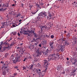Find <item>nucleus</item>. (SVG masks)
I'll return each mask as SVG.
<instances>
[{
    "label": "nucleus",
    "instance_id": "nucleus-1",
    "mask_svg": "<svg viewBox=\"0 0 77 77\" xmlns=\"http://www.w3.org/2000/svg\"><path fill=\"white\" fill-rule=\"evenodd\" d=\"M17 49L19 50L20 55H19L16 54V55L17 56V57L15 58V60L17 62H20V58H21L22 57V56L23 55V54L24 53L25 50L23 48L20 47H18Z\"/></svg>",
    "mask_w": 77,
    "mask_h": 77
},
{
    "label": "nucleus",
    "instance_id": "nucleus-2",
    "mask_svg": "<svg viewBox=\"0 0 77 77\" xmlns=\"http://www.w3.org/2000/svg\"><path fill=\"white\" fill-rule=\"evenodd\" d=\"M58 56H59V55L54 54L51 56L52 59L54 60H56V59H57Z\"/></svg>",
    "mask_w": 77,
    "mask_h": 77
},
{
    "label": "nucleus",
    "instance_id": "nucleus-3",
    "mask_svg": "<svg viewBox=\"0 0 77 77\" xmlns=\"http://www.w3.org/2000/svg\"><path fill=\"white\" fill-rule=\"evenodd\" d=\"M43 17V15L42 14V12L38 14V16L36 17L37 19H38V20H39V19L41 18H42Z\"/></svg>",
    "mask_w": 77,
    "mask_h": 77
},
{
    "label": "nucleus",
    "instance_id": "nucleus-4",
    "mask_svg": "<svg viewBox=\"0 0 77 77\" xmlns=\"http://www.w3.org/2000/svg\"><path fill=\"white\" fill-rule=\"evenodd\" d=\"M43 62H44L45 65L46 66V67H48V65H49V63L48 62V61H47V60H43Z\"/></svg>",
    "mask_w": 77,
    "mask_h": 77
},
{
    "label": "nucleus",
    "instance_id": "nucleus-5",
    "mask_svg": "<svg viewBox=\"0 0 77 77\" xmlns=\"http://www.w3.org/2000/svg\"><path fill=\"white\" fill-rule=\"evenodd\" d=\"M5 49H7V48H6V47H4L3 48V47L1 46L0 48V50H1V52H3L4 51H5Z\"/></svg>",
    "mask_w": 77,
    "mask_h": 77
},
{
    "label": "nucleus",
    "instance_id": "nucleus-6",
    "mask_svg": "<svg viewBox=\"0 0 77 77\" xmlns=\"http://www.w3.org/2000/svg\"><path fill=\"white\" fill-rule=\"evenodd\" d=\"M24 33V35H27V34H28V33H29V31H25L24 30H23V31H20V33Z\"/></svg>",
    "mask_w": 77,
    "mask_h": 77
},
{
    "label": "nucleus",
    "instance_id": "nucleus-7",
    "mask_svg": "<svg viewBox=\"0 0 77 77\" xmlns=\"http://www.w3.org/2000/svg\"><path fill=\"white\" fill-rule=\"evenodd\" d=\"M52 15H51L50 14H49L48 16H47L46 17V18H47V20H50L51 18V17Z\"/></svg>",
    "mask_w": 77,
    "mask_h": 77
},
{
    "label": "nucleus",
    "instance_id": "nucleus-8",
    "mask_svg": "<svg viewBox=\"0 0 77 77\" xmlns=\"http://www.w3.org/2000/svg\"><path fill=\"white\" fill-rule=\"evenodd\" d=\"M64 48H65V46L61 45L60 50H61V51H64Z\"/></svg>",
    "mask_w": 77,
    "mask_h": 77
},
{
    "label": "nucleus",
    "instance_id": "nucleus-9",
    "mask_svg": "<svg viewBox=\"0 0 77 77\" xmlns=\"http://www.w3.org/2000/svg\"><path fill=\"white\" fill-rule=\"evenodd\" d=\"M36 52V53L38 54H41L42 53L41 51H39V49H37Z\"/></svg>",
    "mask_w": 77,
    "mask_h": 77
},
{
    "label": "nucleus",
    "instance_id": "nucleus-10",
    "mask_svg": "<svg viewBox=\"0 0 77 77\" xmlns=\"http://www.w3.org/2000/svg\"><path fill=\"white\" fill-rule=\"evenodd\" d=\"M42 13L43 17H47V13L46 12H42Z\"/></svg>",
    "mask_w": 77,
    "mask_h": 77
},
{
    "label": "nucleus",
    "instance_id": "nucleus-11",
    "mask_svg": "<svg viewBox=\"0 0 77 77\" xmlns=\"http://www.w3.org/2000/svg\"><path fill=\"white\" fill-rule=\"evenodd\" d=\"M2 5L0 4V11H4L5 10V9H4L2 7Z\"/></svg>",
    "mask_w": 77,
    "mask_h": 77
},
{
    "label": "nucleus",
    "instance_id": "nucleus-12",
    "mask_svg": "<svg viewBox=\"0 0 77 77\" xmlns=\"http://www.w3.org/2000/svg\"><path fill=\"white\" fill-rule=\"evenodd\" d=\"M8 6H9V4H8V3L4 4L3 5V7H7V8L8 7Z\"/></svg>",
    "mask_w": 77,
    "mask_h": 77
},
{
    "label": "nucleus",
    "instance_id": "nucleus-13",
    "mask_svg": "<svg viewBox=\"0 0 77 77\" xmlns=\"http://www.w3.org/2000/svg\"><path fill=\"white\" fill-rule=\"evenodd\" d=\"M62 68V67L61 66H59L58 67L57 70H60Z\"/></svg>",
    "mask_w": 77,
    "mask_h": 77
},
{
    "label": "nucleus",
    "instance_id": "nucleus-14",
    "mask_svg": "<svg viewBox=\"0 0 77 77\" xmlns=\"http://www.w3.org/2000/svg\"><path fill=\"white\" fill-rule=\"evenodd\" d=\"M3 75H6V72L5 70H4L2 72Z\"/></svg>",
    "mask_w": 77,
    "mask_h": 77
},
{
    "label": "nucleus",
    "instance_id": "nucleus-15",
    "mask_svg": "<svg viewBox=\"0 0 77 77\" xmlns=\"http://www.w3.org/2000/svg\"><path fill=\"white\" fill-rule=\"evenodd\" d=\"M5 69V71H6L7 72H9V69L8 68V67H6L5 68H4Z\"/></svg>",
    "mask_w": 77,
    "mask_h": 77
},
{
    "label": "nucleus",
    "instance_id": "nucleus-16",
    "mask_svg": "<svg viewBox=\"0 0 77 77\" xmlns=\"http://www.w3.org/2000/svg\"><path fill=\"white\" fill-rule=\"evenodd\" d=\"M20 16L21 14H16V17H17V18H19V17H20Z\"/></svg>",
    "mask_w": 77,
    "mask_h": 77
},
{
    "label": "nucleus",
    "instance_id": "nucleus-17",
    "mask_svg": "<svg viewBox=\"0 0 77 77\" xmlns=\"http://www.w3.org/2000/svg\"><path fill=\"white\" fill-rule=\"evenodd\" d=\"M8 64H4L3 65V66L4 67V68L8 67Z\"/></svg>",
    "mask_w": 77,
    "mask_h": 77
},
{
    "label": "nucleus",
    "instance_id": "nucleus-18",
    "mask_svg": "<svg viewBox=\"0 0 77 77\" xmlns=\"http://www.w3.org/2000/svg\"><path fill=\"white\" fill-rule=\"evenodd\" d=\"M40 28L42 30H44V28H45V26H41Z\"/></svg>",
    "mask_w": 77,
    "mask_h": 77
},
{
    "label": "nucleus",
    "instance_id": "nucleus-19",
    "mask_svg": "<svg viewBox=\"0 0 77 77\" xmlns=\"http://www.w3.org/2000/svg\"><path fill=\"white\" fill-rule=\"evenodd\" d=\"M33 35L35 38H36L37 37H38V34H36V33H34Z\"/></svg>",
    "mask_w": 77,
    "mask_h": 77
},
{
    "label": "nucleus",
    "instance_id": "nucleus-20",
    "mask_svg": "<svg viewBox=\"0 0 77 77\" xmlns=\"http://www.w3.org/2000/svg\"><path fill=\"white\" fill-rule=\"evenodd\" d=\"M50 46H53V43L50 42L49 43Z\"/></svg>",
    "mask_w": 77,
    "mask_h": 77
},
{
    "label": "nucleus",
    "instance_id": "nucleus-21",
    "mask_svg": "<svg viewBox=\"0 0 77 77\" xmlns=\"http://www.w3.org/2000/svg\"><path fill=\"white\" fill-rule=\"evenodd\" d=\"M8 55H9V53H6L5 55V57H7L8 56Z\"/></svg>",
    "mask_w": 77,
    "mask_h": 77
},
{
    "label": "nucleus",
    "instance_id": "nucleus-22",
    "mask_svg": "<svg viewBox=\"0 0 77 77\" xmlns=\"http://www.w3.org/2000/svg\"><path fill=\"white\" fill-rule=\"evenodd\" d=\"M65 44L66 45H69V42L66 41L65 42Z\"/></svg>",
    "mask_w": 77,
    "mask_h": 77
},
{
    "label": "nucleus",
    "instance_id": "nucleus-23",
    "mask_svg": "<svg viewBox=\"0 0 77 77\" xmlns=\"http://www.w3.org/2000/svg\"><path fill=\"white\" fill-rule=\"evenodd\" d=\"M36 6H37V8L38 9H41V8H40V7H39V5L38 4H36Z\"/></svg>",
    "mask_w": 77,
    "mask_h": 77
},
{
    "label": "nucleus",
    "instance_id": "nucleus-24",
    "mask_svg": "<svg viewBox=\"0 0 77 77\" xmlns=\"http://www.w3.org/2000/svg\"><path fill=\"white\" fill-rule=\"evenodd\" d=\"M66 35L68 37H69L71 35L70 34V33L68 32L66 34Z\"/></svg>",
    "mask_w": 77,
    "mask_h": 77
},
{
    "label": "nucleus",
    "instance_id": "nucleus-25",
    "mask_svg": "<svg viewBox=\"0 0 77 77\" xmlns=\"http://www.w3.org/2000/svg\"><path fill=\"white\" fill-rule=\"evenodd\" d=\"M29 33H34L35 32L34 31H33L32 30H31L30 31H29Z\"/></svg>",
    "mask_w": 77,
    "mask_h": 77
},
{
    "label": "nucleus",
    "instance_id": "nucleus-26",
    "mask_svg": "<svg viewBox=\"0 0 77 77\" xmlns=\"http://www.w3.org/2000/svg\"><path fill=\"white\" fill-rule=\"evenodd\" d=\"M47 44V42H42V44L43 45H45Z\"/></svg>",
    "mask_w": 77,
    "mask_h": 77
},
{
    "label": "nucleus",
    "instance_id": "nucleus-27",
    "mask_svg": "<svg viewBox=\"0 0 77 77\" xmlns=\"http://www.w3.org/2000/svg\"><path fill=\"white\" fill-rule=\"evenodd\" d=\"M17 62L16 60H14L13 62V63H16Z\"/></svg>",
    "mask_w": 77,
    "mask_h": 77
},
{
    "label": "nucleus",
    "instance_id": "nucleus-28",
    "mask_svg": "<svg viewBox=\"0 0 77 77\" xmlns=\"http://www.w3.org/2000/svg\"><path fill=\"white\" fill-rule=\"evenodd\" d=\"M38 11H37L35 12H32V15H35V14H36V12H38Z\"/></svg>",
    "mask_w": 77,
    "mask_h": 77
},
{
    "label": "nucleus",
    "instance_id": "nucleus-29",
    "mask_svg": "<svg viewBox=\"0 0 77 77\" xmlns=\"http://www.w3.org/2000/svg\"><path fill=\"white\" fill-rule=\"evenodd\" d=\"M33 65H31V66L29 68V69H32V68H33Z\"/></svg>",
    "mask_w": 77,
    "mask_h": 77
},
{
    "label": "nucleus",
    "instance_id": "nucleus-30",
    "mask_svg": "<svg viewBox=\"0 0 77 77\" xmlns=\"http://www.w3.org/2000/svg\"><path fill=\"white\" fill-rule=\"evenodd\" d=\"M76 39L77 38L75 37H74L73 38V40H75V42H74L75 44L76 43V40H76Z\"/></svg>",
    "mask_w": 77,
    "mask_h": 77
},
{
    "label": "nucleus",
    "instance_id": "nucleus-31",
    "mask_svg": "<svg viewBox=\"0 0 77 77\" xmlns=\"http://www.w3.org/2000/svg\"><path fill=\"white\" fill-rule=\"evenodd\" d=\"M12 47H11V46H8V47H6V48H7V49L8 48H9V49H10V48H11Z\"/></svg>",
    "mask_w": 77,
    "mask_h": 77
},
{
    "label": "nucleus",
    "instance_id": "nucleus-32",
    "mask_svg": "<svg viewBox=\"0 0 77 77\" xmlns=\"http://www.w3.org/2000/svg\"><path fill=\"white\" fill-rule=\"evenodd\" d=\"M37 72L40 73L41 72V69H39L38 70H37Z\"/></svg>",
    "mask_w": 77,
    "mask_h": 77
},
{
    "label": "nucleus",
    "instance_id": "nucleus-33",
    "mask_svg": "<svg viewBox=\"0 0 77 77\" xmlns=\"http://www.w3.org/2000/svg\"><path fill=\"white\" fill-rule=\"evenodd\" d=\"M0 47H2V45H3V42H0Z\"/></svg>",
    "mask_w": 77,
    "mask_h": 77
},
{
    "label": "nucleus",
    "instance_id": "nucleus-34",
    "mask_svg": "<svg viewBox=\"0 0 77 77\" xmlns=\"http://www.w3.org/2000/svg\"><path fill=\"white\" fill-rule=\"evenodd\" d=\"M14 55H12L11 57V59H14Z\"/></svg>",
    "mask_w": 77,
    "mask_h": 77
},
{
    "label": "nucleus",
    "instance_id": "nucleus-35",
    "mask_svg": "<svg viewBox=\"0 0 77 77\" xmlns=\"http://www.w3.org/2000/svg\"><path fill=\"white\" fill-rule=\"evenodd\" d=\"M14 68L15 69H18V66H16L15 67H14Z\"/></svg>",
    "mask_w": 77,
    "mask_h": 77
},
{
    "label": "nucleus",
    "instance_id": "nucleus-36",
    "mask_svg": "<svg viewBox=\"0 0 77 77\" xmlns=\"http://www.w3.org/2000/svg\"><path fill=\"white\" fill-rule=\"evenodd\" d=\"M12 38H11L9 39V40H7V41H8V42H9L10 41H11V40H12Z\"/></svg>",
    "mask_w": 77,
    "mask_h": 77
},
{
    "label": "nucleus",
    "instance_id": "nucleus-37",
    "mask_svg": "<svg viewBox=\"0 0 77 77\" xmlns=\"http://www.w3.org/2000/svg\"><path fill=\"white\" fill-rule=\"evenodd\" d=\"M51 38H54V35H51Z\"/></svg>",
    "mask_w": 77,
    "mask_h": 77
},
{
    "label": "nucleus",
    "instance_id": "nucleus-38",
    "mask_svg": "<svg viewBox=\"0 0 77 77\" xmlns=\"http://www.w3.org/2000/svg\"><path fill=\"white\" fill-rule=\"evenodd\" d=\"M47 67L45 69V70H44V72H46L47 71Z\"/></svg>",
    "mask_w": 77,
    "mask_h": 77
},
{
    "label": "nucleus",
    "instance_id": "nucleus-39",
    "mask_svg": "<svg viewBox=\"0 0 77 77\" xmlns=\"http://www.w3.org/2000/svg\"><path fill=\"white\" fill-rule=\"evenodd\" d=\"M3 20V17L2 16H0V20Z\"/></svg>",
    "mask_w": 77,
    "mask_h": 77
},
{
    "label": "nucleus",
    "instance_id": "nucleus-40",
    "mask_svg": "<svg viewBox=\"0 0 77 77\" xmlns=\"http://www.w3.org/2000/svg\"><path fill=\"white\" fill-rule=\"evenodd\" d=\"M75 7H76V8H77V2H76L75 3Z\"/></svg>",
    "mask_w": 77,
    "mask_h": 77
},
{
    "label": "nucleus",
    "instance_id": "nucleus-41",
    "mask_svg": "<svg viewBox=\"0 0 77 77\" xmlns=\"http://www.w3.org/2000/svg\"><path fill=\"white\" fill-rule=\"evenodd\" d=\"M23 69L24 70V69H26V67H23Z\"/></svg>",
    "mask_w": 77,
    "mask_h": 77
},
{
    "label": "nucleus",
    "instance_id": "nucleus-42",
    "mask_svg": "<svg viewBox=\"0 0 77 77\" xmlns=\"http://www.w3.org/2000/svg\"><path fill=\"white\" fill-rule=\"evenodd\" d=\"M51 46V48H52V49H53V46Z\"/></svg>",
    "mask_w": 77,
    "mask_h": 77
},
{
    "label": "nucleus",
    "instance_id": "nucleus-43",
    "mask_svg": "<svg viewBox=\"0 0 77 77\" xmlns=\"http://www.w3.org/2000/svg\"><path fill=\"white\" fill-rule=\"evenodd\" d=\"M33 40H34V42H36V40H35V38H33Z\"/></svg>",
    "mask_w": 77,
    "mask_h": 77
},
{
    "label": "nucleus",
    "instance_id": "nucleus-44",
    "mask_svg": "<svg viewBox=\"0 0 77 77\" xmlns=\"http://www.w3.org/2000/svg\"><path fill=\"white\" fill-rule=\"evenodd\" d=\"M4 34H5V32H2V35H4Z\"/></svg>",
    "mask_w": 77,
    "mask_h": 77
},
{
    "label": "nucleus",
    "instance_id": "nucleus-45",
    "mask_svg": "<svg viewBox=\"0 0 77 77\" xmlns=\"http://www.w3.org/2000/svg\"><path fill=\"white\" fill-rule=\"evenodd\" d=\"M8 42H7V41H6V42H4V43H3V44H6V43H7Z\"/></svg>",
    "mask_w": 77,
    "mask_h": 77
},
{
    "label": "nucleus",
    "instance_id": "nucleus-46",
    "mask_svg": "<svg viewBox=\"0 0 77 77\" xmlns=\"http://www.w3.org/2000/svg\"><path fill=\"white\" fill-rule=\"evenodd\" d=\"M44 5V4H43V3H41L40 4V5H41V6H42V5Z\"/></svg>",
    "mask_w": 77,
    "mask_h": 77
},
{
    "label": "nucleus",
    "instance_id": "nucleus-47",
    "mask_svg": "<svg viewBox=\"0 0 77 77\" xmlns=\"http://www.w3.org/2000/svg\"><path fill=\"white\" fill-rule=\"evenodd\" d=\"M5 46H6L7 45H8V42L5 44Z\"/></svg>",
    "mask_w": 77,
    "mask_h": 77
},
{
    "label": "nucleus",
    "instance_id": "nucleus-48",
    "mask_svg": "<svg viewBox=\"0 0 77 77\" xmlns=\"http://www.w3.org/2000/svg\"><path fill=\"white\" fill-rule=\"evenodd\" d=\"M2 24H4V25H5V21H3L2 22Z\"/></svg>",
    "mask_w": 77,
    "mask_h": 77
},
{
    "label": "nucleus",
    "instance_id": "nucleus-49",
    "mask_svg": "<svg viewBox=\"0 0 77 77\" xmlns=\"http://www.w3.org/2000/svg\"><path fill=\"white\" fill-rule=\"evenodd\" d=\"M76 69H76L75 70H73V73H74V72H75L76 71Z\"/></svg>",
    "mask_w": 77,
    "mask_h": 77
},
{
    "label": "nucleus",
    "instance_id": "nucleus-50",
    "mask_svg": "<svg viewBox=\"0 0 77 77\" xmlns=\"http://www.w3.org/2000/svg\"><path fill=\"white\" fill-rule=\"evenodd\" d=\"M26 59H26V58H25L24 60H23V61L25 62V61H26Z\"/></svg>",
    "mask_w": 77,
    "mask_h": 77
},
{
    "label": "nucleus",
    "instance_id": "nucleus-51",
    "mask_svg": "<svg viewBox=\"0 0 77 77\" xmlns=\"http://www.w3.org/2000/svg\"><path fill=\"white\" fill-rule=\"evenodd\" d=\"M13 75H14V76H15V75H17V73H14L13 74Z\"/></svg>",
    "mask_w": 77,
    "mask_h": 77
},
{
    "label": "nucleus",
    "instance_id": "nucleus-52",
    "mask_svg": "<svg viewBox=\"0 0 77 77\" xmlns=\"http://www.w3.org/2000/svg\"><path fill=\"white\" fill-rule=\"evenodd\" d=\"M19 36H20V33H19V32H18L17 34Z\"/></svg>",
    "mask_w": 77,
    "mask_h": 77
},
{
    "label": "nucleus",
    "instance_id": "nucleus-53",
    "mask_svg": "<svg viewBox=\"0 0 77 77\" xmlns=\"http://www.w3.org/2000/svg\"><path fill=\"white\" fill-rule=\"evenodd\" d=\"M61 3H63V0H61Z\"/></svg>",
    "mask_w": 77,
    "mask_h": 77
},
{
    "label": "nucleus",
    "instance_id": "nucleus-54",
    "mask_svg": "<svg viewBox=\"0 0 77 77\" xmlns=\"http://www.w3.org/2000/svg\"><path fill=\"white\" fill-rule=\"evenodd\" d=\"M23 43H21V44H20V46H22V45H23Z\"/></svg>",
    "mask_w": 77,
    "mask_h": 77
},
{
    "label": "nucleus",
    "instance_id": "nucleus-55",
    "mask_svg": "<svg viewBox=\"0 0 77 77\" xmlns=\"http://www.w3.org/2000/svg\"><path fill=\"white\" fill-rule=\"evenodd\" d=\"M39 46L40 47H41V44H39Z\"/></svg>",
    "mask_w": 77,
    "mask_h": 77
},
{
    "label": "nucleus",
    "instance_id": "nucleus-56",
    "mask_svg": "<svg viewBox=\"0 0 77 77\" xmlns=\"http://www.w3.org/2000/svg\"><path fill=\"white\" fill-rule=\"evenodd\" d=\"M16 33H17V32H15V33H13V35H16Z\"/></svg>",
    "mask_w": 77,
    "mask_h": 77
},
{
    "label": "nucleus",
    "instance_id": "nucleus-57",
    "mask_svg": "<svg viewBox=\"0 0 77 77\" xmlns=\"http://www.w3.org/2000/svg\"><path fill=\"white\" fill-rule=\"evenodd\" d=\"M12 26L13 27H16V26H15V24H14L12 25Z\"/></svg>",
    "mask_w": 77,
    "mask_h": 77
},
{
    "label": "nucleus",
    "instance_id": "nucleus-58",
    "mask_svg": "<svg viewBox=\"0 0 77 77\" xmlns=\"http://www.w3.org/2000/svg\"><path fill=\"white\" fill-rule=\"evenodd\" d=\"M46 37H47V38H48V35H46Z\"/></svg>",
    "mask_w": 77,
    "mask_h": 77
},
{
    "label": "nucleus",
    "instance_id": "nucleus-59",
    "mask_svg": "<svg viewBox=\"0 0 77 77\" xmlns=\"http://www.w3.org/2000/svg\"><path fill=\"white\" fill-rule=\"evenodd\" d=\"M13 45V44L12 43L11 44V45H10V46H12Z\"/></svg>",
    "mask_w": 77,
    "mask_h": 77
},
{
    "label": "nucleus",
    "instance_id": "nucleus-60",
    "mask_svg": "<svg viewBox=\"0 0 77 77\" xmlns=\"http://www.w3.org/2000/svg\"><path fill=\"white\" fill-rule=\"evenodd\" d=\"M12 6H15V4H13Z\"/></svg>",
    "mask_w": 77,
    "mask_h": 77
},
{
    "label": "nucleus",
    "instance_id": "nucleus-61",
    "mask_svg": "<svg viewBox=\"0 0 77 77\" xmlns=\"http://www.w3.org/2000/svg\"><path fill=\"white\" fill-rule=\"evenodd\" d=\"M66 59H67V60H69V58H66Z\"/></svg>",
    "mask_w": 77,
    "mask_h": 77
},
{
    "label": "nucleus",
    "instance_id": "nucleus-62",
    "mask_svg": "<svg viewBox=\"0 0 77 77\" xmlns=\"http://www.w3.org/2000/svg\"><path fill=\"white\" fill-rule=\"evenodd\" d=\"M21 21H22V20H19V22H20H20H21Z\"/></svg>",
    "mask_w": 77,
    "mask_h": 77
},
{
    "label": "nucleus",
    "instance_id": "nucleus-63",
    "mask_svg": "<svg viewBox=\"0 0 77 77\" xmlns=\"http://www.w3.org/2000/svg\"><path fill=\"white\" fill-rule=\"evenodd\" d=\"M74 31L75 32H77V30H76V29H75Z\"/></svg>",
    "mask_w": 77,
    "mask_h": 77
},
{
    "label": "nucleus",
    "instance_id": "nucleus-64",
    "mask_svg": "<svg viewBox=\"0 0 77 77\" xmlns=\"http://www.w3.org/2000/svg\"><path fill=\"white\" fill-rule=\"evenodd\" d=\"M21 5H22V7H23V4H22Z\"/></svg>",
    "mask_w": 77,
    "mask_h": 77
}]
</instances>
